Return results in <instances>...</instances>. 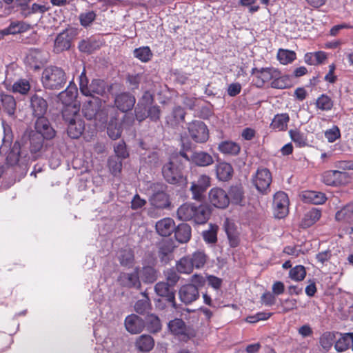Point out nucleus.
<instances>
[{
  "label": "nucleus",
  "instance_id": "1a4fd4ad",
  "mask_svg": "<svg viewBox=\"0 0 353 353\" xmlns=\"http://www.w3.org/2000/svg\"><path fill=\"white\" fill-rule=\"evenodd\" d=\"M150 188L154 192L150 199V204L156 208L164 209L170 206V202L169 196L165 192L164 185L161 183H152Z\"/></svg>",
  "mask_w": 353,
  "mask_h": 353
},
{
  "label": "nucleus",
  "instance_id": "58836bf2",
  "mask_svg": "<svg viewBox=\"0 0 353 353\" xmlns=\"http://www.w3.org/2000/svg\"><path fill=\"white\" fill-rule=\"evenodd\" d=\"M191 161L192 163L199 166H208L213 163L212 157L205 152H195L191 157Z\"/></svg>",
  "mask_w": 353,
  "mask_h": 353
},
{
  "label": "nucleus",
  "instance_id": "aec40b11",
  "mask_svg": "<svg viewBox=\"0 0 353 353\" xmlns=\"http://www.w3.org/2000/svg\"><path fill=\"white\" fill-rule=\"evenodd\" d=\"M180 300L188 305L199 299L200 294L198 289L193 284L182 285L179 291Z\"/></svg>",
  "mask_w": 353,
  "mask_h": 353
},
{
  "label": "nucleus",
  "instance_id": "c03bdc74",
  "mask_svg": "<svg viewBox=\"0 0 353 353\" xmlns=\"http://www.w3.org/2000/svg\"><path fill=\"white\" fill-rule=\"evenodd\" d=\"M289 135L296 147L303 148L307 145V136L303 132H301L299 130H290Z\"/></svg>",
  "mask_w": 353,
  "mask_h": 353
},
{
  "label": "nucleus",
  "instance_id": "ea45409f",
  "mask_svg": "<svg viewBox=\"0 0 353 353\" xmlns=\"http://www.w3.org/2000/svg\"><path fill=\"white\" fill-rule=\"evenodd\" d=\"M337 332H325L319 338V343L321 347L325 351H329L336 342Z\"/></svg>",
  "mask_w": 353,
  "mask_h": 353
},
{
  "label": "nucleus",
  "instance_id": "0eeeda50",
  "mask_svg": "<svg viewBox=\"0 0 353 353\" xmlns=\"http://www.w3.org/2000/svg\"><path fill=\"white\" fill-rule=\"evenodd\" d=\"M277 69L274 67L253 68L251 74L254 76L253 81L256 87L261 88L265 83L272 81L276 75Z\"/></svg>",
  "mask_w": 353,
  "mask_h": 353
},
{
  "label": "nucleus",
  "instance_id": "e2e57ef3",
  "mask_svg": "<svg viewBox=\"0 0 353 353\" xmlns=\"http://www.w3.org/2000/svg\"><path fill=\"white\" fill-rule=\"evenodd\" d=\"M147 328L153 333L158 332L161 329V323L159 318L154 314L147 316Z\"/></svg>",
  "mask_w": 353,
  "mask_h": 353
},
{
  "label": "nucleus",
  "instance_id": "dca6fc26",
  "mask_svg": "<svg viewBox=\"0 0 353 353\" xmlns=\"http://www.w3.org/2000/svg\"><path fill=\"white\" fill-rule=\"evenodd\" d=\"M118 281L123 287L137 290L141 289V283L139 277V268H136L132 272L120 273Z\"/></svg>",
  "mask_w": 353,
  "mask_h": 353
},
{
  "label": "nucleus",
  "instance_id": "423d86ee",
  "mask_svg": "<svg viewBox=\"0 0 353 353\" xmlns=\"http://www.w3.org/2000/svg\"><path fill=\"white\" fill-rule=\"evenodd\" d=\"M272 181V174L265 168H259L253 178V183L255 188L259 192L263 194H267L270 192Z\"/></svg>",
  "mask_w": 353,
  "mask_h": 353
},
{
  "label": "nucleus",
  "instance_id": "3c124183",
  "mask_svg": "<svg viewBox=\"0 0 353 353\" xmlns=\"http://www.w3.org/2000/svg\"><path fill=\"white\" fill-rule=\"evenodd\" d=\"M29 26L23 21H12L4 29L6 35L16 34L27 31Z\"/></svg>",
  "mask_w": 353,
  "mask_h": 353
},
{
  "label": "nucleus",
  "instance_id": "a878e982",
  "mask_svg": "<svg viewBox=\"0 0 353 353\" xmlns=\"http://www.w3.org/2000/svg\"><path fill=\"white\" fill-rule=\"evenodd\" d=\"M174 245L170 239L162 241L159 245L158 256L161 262L167 263L171 260Z\"/></svg>",
  "mask_w": 353,
  "mask_h": 353
},
{
  "label": "nucleus",
  "instance_id": "7c9ffc66",
  "mask_svg": "<svg viewBox=\"0 0 353 353\" xmlns=\"http://www.w3.org/2000/svg\"><path fill=\"white\" fill-rule=\"evenodd\" d=\"M341 336L334 343V348L339 352H345L350 347L353 348V333H339Z\"/></svg>",
  "mask_w": 353,
  "mask_h": 353
},
{
  "label": "nucleus",
  "instance_id": "de8ad7c7",
  "mask_svg": "<svg viewBox=\"0 0 353 353\" xmlns=\"http://www.w3.org/2000/svg\"><path fill=\"white\" fill-rule=\"evenodd\" d=\"M176 269L181 274H189L192 272L194 268L190 256H185L180 259L176 264Z\"/></svg>",
  "mask_w": 353,
  "mask_h": 353
},
{
  "label": "nucleus",
  "instance_id": "c756f323",
  "mask_svg": "<svg viewBox=\"0 0 353 353\" xmlns=\"http://www.w3.org/2000/svg\"><path fill=\"white\" fill-rule=\"evenodd\" d=\"M335 219L339 222L352 223L353 221V202L347 203L338 210L335 214Z\"/></svg>",
  "mask_w": 353,
  "mask_h": 353
},
{
  "label": "nucleus",
  "instance_id": "338daca9",
  "mask_svg": "<svg viewBox=\"0 0 353 353\" xmlns=\"http://www.w3.org/2000/svg\"><path fill=\"white\" fill-rule=\"evenodd\" d=\"M273 313L272 312H259L255 314L254 315H250L245 318V321L249 323H256L260 321H265L269 319Z\"/></svg>",
  "mask_w": 353,
  "mask_h": 353
},
{
  "label": "nucleus",
  "instance_id": "f03ea898",
  "mask_svg": "<svg viewBox=\"0 0 353 353\" xmlns=\"http://www.w3.org/2000/svg\"><path fill=\"white\" fill-rule=\"evenodd\" d=\"M0 146V154L6 155V162L10 165H15L19 161L22 163L27 161V152L21 149L18 142H15L11 148L12 139L10 136H4Z\"/></svg>",
  "mask_w": 353,
  "mask_h": 353
},
{
  "label": "nucleus",
  "instance_id": "6ab92c4d",
  "mask_svg": "<svg viewBox=\"0 0 353 353\" xmlns=\"http://www.w3.org/2000/svg\"><path fill=\"white\" fill-rule=\"evenodd\" d=\"M135 103L134 96L127 92L118 94L114 99V105L123 112L131 110Z\"/></svg>",
  "mask_w": 353,
  "mask_h": 353
},
{
  "label": "nucleus",
  "instance_id": "f257e3e1",
  "mask_svg": "<svg viewBox=\"0 0 353 353\" xmlns=\"http://www.w3.org/2000/svg\"><path fill=\"white\" fill-rule=\"evenodd\" d=\"M212 214L210 206L207 203H184L177 210L176 215L182 221H192L195 224L202 225L207 223Z\"/></svg>",
  "mask_w": 353,
  "mask_h": 353
},
{
  "label": "nucleus",
  "instance_id": "79ce46f5",
  "mask_svg": "<svg viewBox=\"0 0 353 353\" xmlns=\"http://www.w3.org/2000/svg\"><path fill=\"white\" fill-rule=\"evenodd\" d=\"M0 99L3 110L8 115H14L17 107V103L14 98L10 94H1Z\"/></svg>",
  "mask_w": 353,
  "mask_h": 353
},
{
  "label": "nucleus",
  "instance_id": "39448f33",
  "mask_svg": "<svg viewBox=\"0 0 353 353\" xmlns=\"http://www.w3.org/2000/svg\"><path fill=\"white\" fill-rule=\"evenodd\" d=\"M168 328L172 334L180 339L187 341L196 336L195 331L187 326L181 319L176 318L168 323Z\"/></svg>",
  "mask_w": 353,
  "mask_h": 353
},
{
  "label": "nucleus",
  "instance_id": "a19ab883",
  "mask_svg": "<svg viewBox=\"0 0 353 353\" xmlns=\"http://www.w3.org/2000/svg\"><path fill=\"white\" fill-rule=\"evenodd\" d=\"M321 216V211L312 208L305 214L301 221V225L304 228H309L318 221Z\"/></svg>",
  "mask_w": 353,
  "mask_h": 353
},
{
  "label": "nucleus",
  "instance_id": "e433bc0d",
  "mask_svg": "<svg viewBox=\"0 0 353 353\" xmlns=\"http://www.w3.org/2000/svg\"><path fill=\"white\" fill-rule=\"evenodd\" d=\"M139 277L145 283H153L158 278V272L152 266L145 265L141 270L139 268Z\"/></svg>",
  "mask_w": 353,
  "mask_h": 353
},
{
  "label": "nucleus",
  "instance_id": "6e6552de",
  "mask_svg": "<svg viewBox=\"0 0 353 353\" xmlns=\"http://www.w3.org/2000/svg\"><path fill=\"white\" fill-rule=\"evenodd\" d=\"M188 131L191 139L196 143H205L209 139V130L201 121L194 120L188 125Z\"/></svg>",
  "mask_w": 353,
  "mask_h": 353
},
{
  "label": "nucleus",
  "instance_id": "0e129e2a",
  "mask_svg": "<svg viewBox=\"0 0 353 353\" xmlns=\"http://www.w3.org/2000/svg\"><path fill=\"white\" fill-rule=\"evenodd\" d=\"M108 165L111 173L117 175L122 169V159L117 157H110L108 161Z\"/></svg>",
  "mask_w": 353,
  "mask_h": 353
},
{
  "label": "nucleus",
  "instance_id": "9b49d317",
  "mask_svg": "<svg viewBox=\"0 0 353 353\" xmlns=\"http://www.w3.org/2000/svg\"><path fill=\"white\" fill-rule=\"evenodd\" d=\"M289 199L288 194L282 191L277 192L273 198L274 215L278 219L285 217L289 212Z\"/></svg>",
  "mask_w": 353,
  "mask_h": 353
},
{
  "label": "nucleus",
  "instance_id": "20e7f679",
  "mask_svg": "<svg viewBox=\"0 0 353 353\" xmlns=\"http://www.w3.org/2000/svg\"><path fill=\"white\" fill-rule=\"evenodd\" d=\"M183 165L176 156L163 165L161 172L164 179L168 183L178 184L183 181Z\"/></svg>",
  "mask_w": 353,
  "mask_h": 353
},
{
  "label": "nucleus",
  "instance_id": "bb28decb",
  "mask_svg": "<svg viewBox=\"0 0 353 353\" xmlns=\"http://www.w3.org/2000/svg\"><path fill=\"white\" fill-rule=\"evenodd\" d=\"M107 83L101 79H93L89 85L88 93L85 94L86 97H103L106 94Z\"/></svg>",
  "mask_w": 353,
  "mask_h": 353
},
{
  "label": "nucleus",
  "instance_id": "774afa93",
  "mask_svg": "<svg viewBox=\"0 0 353 353\" xmlns=\"http://www.w3.org/2000/svg\"><path fill=\"white\" fill-rule=\"evenodd\" d=\"M161 110L160 106L158 105H150L148 107V112L147 118L148 117L150 121L157 122L159 121L161 117Z\"/></svg>",
  "mask_w": 353,
  "mask_h": 353
},
{
  "label": "nucleus",
  "instance_id": "69168bd1",
  "mask_svg": "<svg viewBox=\"0 0 353 353\" xmlns=\"http://www.w3.org/2000/svg\"><path fill=\"white\" fill-rule=\"evenodd\" d=\"M107 133L110 138L113 140L119 139L122 133V128L120 125L111 121L107 127Z\"/></svg>",
  "mask_w": 353,
  "mask_h": 353
},
{
  "label": "nucleus",
  "instance_id": "864d4df0",
  "mask_svg": "<svg viewBox=\"0 0 353 353\" xmlns=\"http://www.w3.org/2000/svg\"><path fill=\"white\" fill-rule=\"evenodd\" d=\"M143 299L138 300L134 305L135 311L140 314H143L150 309V300L148 294L144 292L141 293Z\"/></svg>",
  "mask_w": 353,
  "mask_h": 353
},
{
  "label": "nucleus",
  "instance_id": "09e8293b",
  "mask_svg": "<svg viewBox=\"0 0 353 353\" xmlns=\"http://www.w3.org/2000/svg\"><path fill=\"white\" fill-rule=\"evenodd\" d=\"M133 55L143 63H147L151 60L153 54L148 46H142L133 50Z\"/></svg>",
  "mask_w": 353,
  "mask_h": 353
},
{
  "label": "nucleus",
  "instance_id": "a18cd8bd",
  "mask_svg": "<svg viewBox=\"0 0 353 353\" xmlns=\"http://www.w3.org/2000/svg\"><path fill=\"white\" fill-rule=\"evenodd\" d=\"M228 194L230 201L236 205L241 204L244 197L243 187L241 185L231 186Z\"/></svg>",
  "mask_w": 353,
  "mask_h": 353
},
{
  "label": "nucleus",
  "instance_id": "9d476101",
  "mask_svg": "<svg viewBox=\"0 0 353 353\" xmlns=\"http://www.w3.org/2000/svg\"><path fill=\"white\" fill-rule=\"evenodd\" d=\"M210 186V178L206 174H201L197 179L192 181L190 186V191L192 194V199L201 201L205 198V192Z\"/></svg>",
  "mask_w": 353,
  "mask_h": 353
},
{
  "label": "nucleus",
  "instance_id": "37998d69",
  "mask_svg": "<svg viewBox=\"0 0 353 353\" xmlns=\"http://www.w3.org/2000/svg\"><path fill=\"white\" fill-rule=\"evenodd\" d=\"M154 346V341L150 335L143 334L136 341V347L141 352H149Z\"/></svg>",
  "mask_w": 353,
  "mask_h": 353
},
{
  "label": "nucleus",
  "instance_id": "ddd939ff",
  "mask_svg": "<svg viewBox=\"0 0 353 353\" xmlns=\"http://www.w3.org/2000/svg\"><path fill=\"white\" fill-rule=\"evenodd\" d=\"M153 102L154 96L148 91L144 92L134 108L135 118L139 122H142L147 118L148 107Z\"/></svg>",
  "mask_w": 353,
  "mask_h": 353
},
{
  "label": "nucleus",
  "instance_id": "5fc2aeb1",
  "mask_svg": "<svg viewBox=\"0 0 353 353\" xmlns=\"http://www.w3.org/2000/svg\"><path fill=\"white\" fill-rule=\"evenodd\" d=\"M30 88L31 86L28 80L20 79L13 83L12 86V91L14 93H19L25 95L28 93Z\"/></svg>",
  "mask_w": 353,
  "mask_h": 353
},
{
  "label": "nucleus",
  "instance_id": "2f4dec72",
  "mask_svg": "<svg viewBox=\"0 0 353 353\" xmlns=\"http://www.w3.org/2000/svg\"><path fill=\"white\" fill-rule=\"evenodd\" d=\"M272 81L270 82V86L274 89H287L292 86V82L289 75H281V72L277 69V72Z\"/></svg>",
  "mask_w": 353,
  "mask_h": 353
},
{
  "label": "nucleus",
  "instance_id": "6e6d98bb",
  "mask_svg": "<svg viewBox=\"0 0 353 353\" xmlns=\"http://www.w3.org/2000/svg\"><path fill=\"white\" fill-rule=\"evenodd\" d=\"M78 112L79 108L74 105H65L62 110V117L65 122L70 123L77 119Z\"/></svg>",
  "mask_w": 353,
  "mask_h": 353
},
{
  "label": "nucleus",
  "instance_id": "49530a36",
  "mask_svg": "<svg viewBox=\"0 0 353 353\" xmlns=\"http://www.w3.org/2000/svg\"><path fill=\"white\" fill-rule=\"evenodd\" d=\"M45 138L39 133L32 132L30 134V150L32 153H37L39 152L43 148V140Z\"/></svg>",
  "mask_w": 353,
  "mask_h": 353
},
{
  "label": "nucleus",
  "instance_id": "f3484780",
  "mask_svg": "<svg viewBox=\"0 0 353 353\" xmlns=\"http://www.w3.org/2000/svg\"><path fill=\"white\" fill-rule=\"evenodd\" d=\"M154 291L159 296L165 298L166 303L172 308H177L175 300V292L168 283L158 282L154 286Z\"/></svg>",
  "mask_w": 353,
  "mask_h": 353
},
{
  "label": "nucleus",
  "instance_id": "f704fd0d",
  "mask_svg": "<svg viewBox=\"0 0 353 353\" xmlns=\"http://www.w3.org/2000/svg\"><path fill=\"white\" fill-rule=\"evenodd\" d=\"M218 150L222 154L236 156L239 154L241 146L232 141H223L219 144Z\"/></svg>",
  "mask_w": 353,
  "mask_h": 353
},
{
  "label": "nucleus",
  "instance_id": "c9c22d12",
  "mask_svg": "<svg viewBox=\"0 0 353 353\" xmlns=\"http://www.w3.org/2000/svg\"><path fill=\"white\" fill-rule=\"evenodd\" d=\"M77 95V88L74 84L72 85V82H70L67 88L59 94V99L64 105H70L76 99Z\"/></svg>",
  "mask_w": 353,
  "mask_h": 353
},
{
  "label": "nucleus",
  "instance_id": "b1692460",
  "mask_svg": "<svg viewBox=\"0 0 353 353\" xmlns=\"http://www.w3.org/2000/svg\"><path fill=\"white\" fill-rule=\"evenodd\" d=\"M174 221L171 218H163L156 223L157 232L162 236H169L174 232Z\"/></svg>",
  "mask_w": 353,
  "mask_h": 353
},
{
  "label": "nucleus",
  "instance_id": "cd10ccee",
  "mask_svg": "<svg viewBox=\"0 0 353 353\" xmlns=\"http://www.w3.org/2000/svg\"><path fill=\"white\" fill-rule=\"evenodd\" d=\"M301 199L304 203L321 205L326 201L327 197L323 192L306 190L301 193Z\"/></svg>",
  "mask_w": 353,
  "mask_h": 353
},
{
  "label": "nucleus",
  "instance_id": "a211bd4d",
  "mask_svg": "<svg viewBox=\"0 0 353 353\" xmlns=\"http://www.w3.org/2000/svg\"><path fill=\"white\" fill-rule=\"evenodd\" d=\"M35 133L42 135V137L50 140L55 137L56 132L51 126L48 119L43 117H39L35 122Z\"/></svg>",
  "mask_w": 353,
  "mask_h": 353
},
{
  "label": "nucleus",
  "instance_id": "bf43d9fd",
  "mask_svg": "<svg viewBox=\"0 0 353 353\" xmlns=\"http://www.w3.org/2000/svg\"><path fill=\"white\" fill-rule=\"evenodd\" d=\"M290 278L294 281H301L306 276V270L303 265H297L292 268L289 272Z\"/></svg>",
  "mask_w": 353,
  "mask_h": 353
},
{
  "label": "nucleus",
  "instance_id": "c85d7f7f",
  "mask_svg": "<svg viewBox=\"0 0 353 353\" xmlns=\"http://www.w3.org/2000/svg\"><path fill=\"white\" fill-rule=\"evenodd\" d=\"M290 121V116L288 113L276 114L274 115L270 128L275 131H285Z\"/></svg>",
  "mask_w": 353,
  "mask_h": 353
},
{
  "label": "nucleus",
  "instance_id": "2eb2a0df",
  "mask_svg": "<svg viewBox=\"0 0 353 353\" xmlns=\"http://www.w3.org/2000/svg\"><path fill=\"white\" fill-rule=\"evenodd\" d=\"M74 38L73 31L65 29L56 37L54 43V52L60 53L70 48Z\"/></svg>",
  "mask_w": 353,
  "mask_h": 353
},
{
  "label": "nucleus",
  "instance_id": "7ed1b4c3",
  "mask_svg": "<svg viewBox=\"0 0 353 353\" xmlns=\"http://www.w3.org/2000/svg\"><path fill=\"white\" fill-rule=\"evenodd\" d=\"M41 82L46 89L60 90L67 82L66 74L59 67L48 66L42 72Z\"/></svg>",
  "mask_w": 353,
  "mask_h": 353
},
{
  "label": "nucleus",
  "instance_id": "412c9836",
  "mask_svg": "<svg viewBox=\"0 0 353 353\" xmlns=\"http://www.w3.org/2000/svg\"><path fill=\"white\" fill-rule=\"evenodd\" d=\"M27 63L34 70L40 69L46 61L43 51L37 48H31L26 57Z\"/></svg>",
  "mask_w": 353,
  "mask_h": 353
},
{
  "label": "nucleus",
  "instance_id": "72a5a7b5",
  "mask_svg": "<svg viewBox=\"0 0 353 353\" xmlns=\"http://www.w3.org/2000/svg\"><path fill=\"white\" fill-rule=\"evenodd\" d=\"M84 129V121L80 119H77L68 123L67 132L72 139H78L83 134Z\"/></svg>",
  "mask_w": 353,
  "mask_h": 353
},
{
  "label": "nucleus",
  "instance_id": "4468645a",
  "mask_svg": "<svg viewBox=\"0 0 353 353\" xmlns=\"http://www.w3.org/2000/svg\"><path fill=\"white\" fill-rule=\"evenodd\" d=\"M322 181L327 185L340 186L348 181V174L339 170H327L322 174Z\"/></svg>",
  "mask_w": 353,
  "mask_h": 353
},
{
  "label": "nucleus",
  "instance_id": "13d9d810",
  "mask_svg": "<svg viewBox=\"0 0 353 353\" xmlns=\"http://www.w3.org/2000/svg\"><path fill=\"white\" fill-rule=\"evenodd\" d=\"M296 58V53L292 50L280 49L277 53V59L281 64L292 63Z\"/></svg>",
  "mask_w": 353,
  "mask_h": 353
},
{
  "label": "nucleus",
  "instance_id": "4c0bfd02",
  "mask_svg": "<svg viewBox=\"0 0 353 353\" xmlns=\"http://www.w3.org/2000/svg\"><path fill=\"white\" fill-rule=\"evenodd\" d=\"M233 175L232 166L226 162L219 163L216 166V176L219 180L227 181L230 180Z\"/></svg>",
  "mask_w": 353,
  "mask_h": 353
},
{
  "label": "nucleus",
  "instance_id": "052dcab7",
  "mask_svg": "<svg viewBox=\"0 0 353 353\" xmlns=\"http://www.w3.org/2000/svg\"><path fill=\"white\" fill-rule=\"evenodd\" d=\"M218 226L216 225L210 224L208 230L203 232V238L208 243H215L217 241Z\"/></svg>",
  "mask_w": 353,
  "mask_h": 353
},
{
  "label": "nucleus",
  "instance_id": "680f3d73",
  "mask_svg": "<svg viewBox=\"0 0 353 353\" xmlns=\"http://www.w3.org/2000/svg\"><path fill=\"white\" fill-rule=\"evenodd\" d=\"M78 48L82 52L91 54L99 48V46L94 40L83 39L79 42Z\"/></svg>",
  "mask_w": 353,
  "mask_h": 353
},
{
  "label": "nucleus",
  "instance_id": "4be33fe9",
  "mask_svg": "<svg viewBox=\"0 0 353 353\" xmlns=\"http://www.w3.org/2000/svg\"><path fill=\"white\" fill-rule=\"evenodd\" d=\"M48 103L46 99L37 94L30 97V108L34 117H43L48 110Z\"/></svg>",
  "mask_w": 353,
  "mask_h": 353
},
{
  "label": "nucleus",
  "instance_id": "393cba45",
  "mask_svg": "<svg viewBox=\"0 0 353 353\" xmlns=\"http://www.w3.org/2000/svg\"><path fill=\"white\" fill-rule=\"evenodd\" d=\"M186 112L183 108L176 105L173 108L171 113L166 117V123L172 127H176L179 124L185 121Z\"/></svg>",
  "mask_w": 353,
  "mask_h": 353
},
{
  "label": "nucleus",
  "instance_id": "8fccbe9b",
  "mask_svg": "<svg viewBox=\"0 0 353 353\" xmlns=\"http://www.w3.org/2000/svg\"><path fill=\"white\" fill-rule=\"evenodd\" d=\"M315 105L317 109L322 111H330L334 106V101L326 94H322L317 98Z\"/></svg>",
  "mask_w": 353,
  "mask_h": 353
},
{
  "label": "nucleus",
  "instance_id": "4d7b16f0",
  "mask_svg": "<svg viewBox=\"0 0 353 353\" xmlns=\"http://www.w3.org/2000/svg\"><path fill=\"white\" fill-rule=\"evenodd\" d=\"M189 256L194 268L200 269L206 263L207 256L203 251H196Z\"/></svg>",
  "mask_w": 353,
  "mask_h": 353
},
{
  "label": "nucleus",
  "instance_id": "603ef678",
  "mask_svg": "<svg viewBox=\"0 0 353 353\" xmlns=\"http://www.w3.org/2000/svg\"><path fill=\"white\" fill-rule=\"evenodd\" d=\"M119 261L122 266L131 267L134 261V252L131 249L121 250L119 256Z\"/></svg>",
  "mask_w": 353,
  "mask_h": 353
},
{
  "label": "nucleus",
  "instance_id": "f8f14e48",
  "mask_svg": "<svg viewBox=\"0 0 353 353\" xmlns=\"http://www.w3.org/2000/svg\"><path fill=\"white\" fill-rule=\"evenodd\" d=\"M211 205L219 209H225L230 204V197L225 190L221 188H212L208 193Z\"/></svg>",
  "mask_w": 353,
  "mask_h": 353
},
{
  "label": "nucleus",
  "instance_id": "473e14b6",
  "mask_svg": "<svg viewBox=\"0 0 353 353\" xmlns=\"http://www.w3.org/2000/svg\"><path fill=\"white\" fill-rule=\"evenodd\" d=\"M174 236L179 243H184L191 238V227L187 223H181L174 229Z\"/></svg>",
  "mask_w": 353,
  "mask_h": 353
},
{
  "label": "nucleus",
  "instance_id": "5701e85b",
  "mask_svg": "<svg viewBox=\"0 0 353 353\" xmlns=\"http://www.w3.org/2000/svg\"><path fill=\"white\" fill-rule=\"evenodd\" d=\"M126 330L132 334L140 333L145 327V323L141 318L136 314L128 316L125 319Z\"/></svg>",
  "mask_w": 353,
  "mask_h": 353
}]
</instances>
